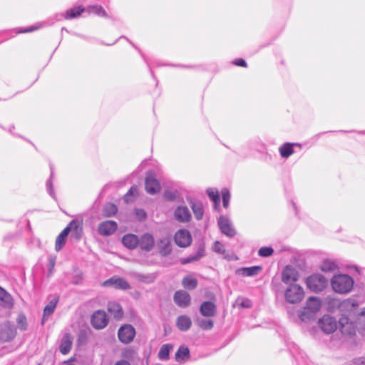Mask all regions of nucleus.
Listing matches in <instances>:
<instances>
[{"mask_svg": "<svg viewBox=\"0 0 365 365\" xmlns=\"http://www.w3.org/2000/svg\"><path fill=\"white\" fill-rule=\"evenodd\" d=\"M58 302V299H53L51 301L49 302V303L43 309V315L42 319V322L44 323V322L48 319L49 316H51L56 307Z\"/></svg>", "mask_w": 365, "mask_h": 365, "instance_id": "cd10ccee", "label": "nucleus"}, {"mask_svg": "<svg viewBox=\"0 0 365 365\" xmlns=\"http://www.w3.org/2000/svg\"><path fill=\"white\" fill-rule=\"evenodd\" d=\"M197 324L200 328L205 330H210L214 326V322L212 319H197Z\"/></svg>", "mask_w": 365, "mask_h": 365, "instance_id": "c9c22d12", "label": "nucleus"}, {"mask_svg": "<svg viewBox=\"0 0 365 365\" xmlns=\"http://www.w3.org/2000/svg\"><path fill=\"white\" fill-rule=\"evenodd\" d=\"M105 287H113L115 289L127 290L130 289V284L123 278L113 277L103 282Z\"/></svg>", "mask_w": 365, "mask_h": 365, "instance_id": "ddd939ff", "label": "nucleus"}, {"mask_svg": "<svg viewBox=\"0 0 365 365\" xmlns=\"http://www.w3.org/2000/svg\"><path fill=\"white\" fill-rule=\"evenodd\" d=\"M38 29V27H35V26H31L24 31H21V33H26V32H31V31H35Z\"/></svg>", "mask_w": 365, "mask_h": 365, "instance_id": "6e6d98bb", "label": "nucleus"}, {"mask_svg": "<svg viewBox=\"0 0 365 365\" xmlns=\"http://www.w3.org/2000/svg\"><path fill=\"white\" fill-rule=\"evenodd\" d=\"M108 310L115 319H120L123 314V309L118 303L115 302H109L108 304Z\"/></svg>", "mask_w": 365, "mask_h": 365, "instance_id": "bb28decb", "label": "nucleus"}, {"mask_svg": "<svg viewBox=\"0 0 365 365\" xmlns=\"http://www.w3.org/2000/svg\"><path fill=\"white\" fill-rule=\"evenodd\" d=\"M118 338L119 340L124 343L128 344L133 341L135 331V329L129 324L122 326L118 330Z\"/></svg>", "mask_w": 365, "mask_h": 365, "instance_id": "6e6552de", "label": "nucleus"}, {"mask_svg": "<svg viewBox=\"0 0 365 365\" xmlns=\"http://www.w3.org/2000/svg\"><path fill=\"white\" fill-rule=\"evenodd\" d=\"M72 339L70 334L66 333L63 335L60 345V351L63 354H66L71 351Z\"/></svg>", "mask_w": 365, "mask_h": 365, "instance_id": "b1692460", "label": "nucleus"}, {"mask_svg": "<svg viewBox=\"0 0 365 365\" xmlns=\"http://www.w3.org/2000/svg\"><path fill=\"white\" fill-rule=\"evenodd\" d=\"M174 301L179 307H186L190 303V296L184 290L177 291L174 295Z\"/></svg>", "mask_w": 365, "mask_h": 365, "instance_id": "6ab92c4d", "label": "nucleus"}, {"mask_svg": "<svg viewBox=\"0 0 365 365\" xmlns=\"http://www.w3.org/2000/svg\"><path fill=\"white\" fill-rule=\"evenodd\" d=\"M354 363L356 365H364V364H365V358L364 357L356 358L354 360Z\"/></svg>", "mask_w": 365, "mask_h": 365, "instance_id": "864d4df0", "label": "nucleus"}, {"mask_svg": "<svg viewBox=\"0 0 365 365\" xmlns=\"http://www.w3.org/2000/svg\"><path fill=\"white\" fill-rule=\"evenodd\" d=\"M174 240L177 245L180 247H187L192 242L191 235L187 230H178L175 235Z\"/></svg>", "mask_w": 365, "mask_h": 365, "instance_id": "1a4fd4ad", "label": "nucleus"}, {"mask_svg": "<svg viewBox=\"0 0 365 365\" xmlns=\"http://www.w3.org/2000/svg\"><path fill=\"white\" fill-rule=\"evenodd\" d=\"M299 274L296 269L291 266H286L282 273V280L285 284L297 282Z\"/></svg>", "mask_w": 365, "mask_h": 365, "instance_id": "4468645a", "label": "nucleus"}, {"mask_svg": "<svg viewBox=\"0 0 365 365\" xmlns=\"http://www.w3.org/2000/svg\"><path fill=\"white\" fill-rule=\"evenodd\" d=\"M117 207L113 203H107L103 210L104 217H109L114 215L117 212Z\"/></svg>", "mask_w": 365, "mask_h": 365, "instance_id": "f704fd0d", "label": "nucleus"}, {"mask_svg": "<svg viewBox=\"0 0 365 365\" xmlns=\"http://www.w3.org/2000/svg\"><path fill=\"white\" fill-rule=\"evenodd\" d=\"M182 286L187 289H194L197 285V280L190 276L185 277L182 281Z\"/></svg>", "mask_w": 365, "mask_h": 365, "instance_id": "2f4dec72", "label": "nucleus"}, {"mask_svg": "<svg viewBox=\"0 0 365 365\" xmlns=\"http://www.w3.org/2000/svg\"><path fill=\"white\" fill-rule=\"evenodd\" d=\"M115 365H130V364L125 360H121L116 362Z\"/></svg>", "mask_w": 365, "mask_h": 365, "instance_id": "4d7b16f0", "label": "nucleus"}, {"mask_svg": "<svg viewBox=\"0 0 365 365\" xmlns=\"http://www.w3.org/2000/svg\"><path fill=\"white\" fill-rule=\"evenodd\" d=\"M273 252L274 250L270 247H262L258 251V254L261 257H269L273 254Z\"/></svg>", "mask_w": 365, "mask_h": 365, "instance_id": "37998d69", "label": "nucleus"}, {"mask_svg": "<svg viewBox=\"0 0 365 365\" xmlns=\"http://www.w3.org/2000/svg\"><path fill=\"white\" fill-rule=\"evenodd\" d=\"M192 324L191 319L186 315H181L177 318L176 326L182 331L188 330Z\"/></svg>", "mask_w": 365, "mask_h": 365, "instance_id": "393cba45", "label": "nucleus"}, {"mask_svg": "<svg viewBox=\"0 0 365 365\" xmlns=\"http://www.w3.org/2000/svg\"><path fill=\"white\" fill-rule=\"evenodd\" d=\"M55 258H53V257H51L49 259V267H50V269L51 270L54 266H55Z\"/></svg>", "mask_w": 365, "mask_h": 365, "instance_id": "5fc2aeb1", "label": "nucleus"}, {"mask_svg": "<svg viewBox=\"0 0 365 365\" xmlns=\"http://www.w3.org/2000/svg\"><path fill=\"white\" fill-rule=\"evenodd\" d=\"M145 190L150 195L158 193L160 190V185L158 181L154 178L152 173H148L145 178Z\"/></svg>", "mask_w": 365, "mask_h": 365, "instance_id": "2eb2a0df", "label": "nucleus"}, {"mask_svg": "<svg viewBox=\"0 0 365 365\" xmlns=\"http://www.w3.org/2000/svg\"><path fill=\"white\" fill-rule=\"evenodd\" d=\"M172 349V346L170 344H164L161 346L159 353L158 357L161 360H165L168 358L169 353L170 349Z\"/></svg>", "mask_w": 365, "mask_h": 365, "instance_id": "e433bc0d", "label": "nucleus"}, {"mask_svg": "<svg viewBox=\"0 0 365 365\" xmlns=\"http://www.w3.org/2000/svg\"><path fill=\"white\" fill-rule=\"evenodd\" d=\"M138 279L145 282H152L154 281L155 277L153 275H138Z\"/></svg>", "mask_w": 365, "mask_h": 365, "instance_id": "8fccbe9b", "label": "nucleus"}, {"mask_svg": "<svg viewBox=\"0 0 365 365\" xmlns=\"http://www.w3.org/2000/svg\"><path fill=\"white\" fill-rule=\"evenodd\" d=\"M108 322V318L104 311H96L91 317V324L96 329H103L106 327Z\"/></svg>", "mask_w": 365, "mask_h": 365, "instance_id": "0eeeda50", "label": "nucleus"}, {"mask_svg": "<svg viewBox=\"0 0 365 365\" xmlns=\"http://www.w3.org/2000/svg\"><path fill=\"white\" fill-rule=\"evenodd\" d=\"M331 285L333 290L339 294H347L350 292L354 286V279L351 277L345 274L334 275L331 279Z\"/></svg>", "mask_w": 365, "mask_h": 365, "instance_id": "f03ea898", "label": "nucleus"}, {"mask_svg": "<svg viewBox=\"0 0 365 365\" xmlns=\"http://www.w3.org/2000/svg\"><path fill=\"white\" fill-rule=\"evenodd\" d=\"M46 187H47V190H48V191L49 194H50L51 196L54 197V192H53V188H52V182H51V180H48V181H47V182H46Z\"/></svg>", "mask_w": 365, "mask_h": 365, "instance_id": "3c124183", "label": "nucleus"}, {"mask_svg": "<svg viewBox=\"0 0 365 365\" xmlns=\"http://www.w3.org/2000/svg\"><path fill=\"white\" fill-rule=\"evenodd\" d=\"M118 228V224L113 220H106L99 224L98 232L103 236H108L113 234Z\"/></svg>", "mask_w": 365, "mask_h": 365, "instance_id": "f8f14e48", "label": "nucleus"}, {"mask_svg": "<svg viewBox=\"0 0 365 365\" xmlns=\"http://www.w3.org/2000/svg\"><path fill=\"white\" fill-rule=\"evenodd\" d=\"M295 144L286 143L283 144L279 148V152L283 158H287L294 153L293 146Z\"/></svg>", "mask_w": 365, "mask_h": 365, "instance_id": "c85d7f7f", "label": "nucleus"}, {"mask_svg": "<svg viewBox=\"0 0 365 365\" xmlns=\"http://www.w3.org/2000/svg\"><path fill=\"white\" fill-rule=\"evenodd\" d=\"M212 249L215 252L220 254H223L225 252L224 245L218 241L214 243Z\"/></svg>", "mask_w": 365, "mask_h": 365, "instance_id": "49530a36", "label": "nucleus"}, {"mask_svg": "<svg viewBox=\"0 0 365 365\" xmlns=\"http://www.w3.org/2000/svg\"><path fill=\"white\" fill-rule=\"evenodd\" d=\"M319 326L326 334L333 333L336 330L338 323L336 319L329 315H324L319 320Z\"/></svg>", "mask_w": 365, "mask_h": 365, "instance_id": "423d86ee", "label": "nucleus"}, {"mask_svg": "<svg viewBox=\"0 0 365 365\" xmlns=\"http://www.w3.org/2000/svg\"><path fill=\"white\" fill-rule=\"evenodd\" d=\"M200 312L203 317H211L215 316L217 308L213 302H204L200 305Z\"/></svg>", "mask_w": 365, "mask_h": 365, "instance_id": "aec40b11", "label": "nucleus"}, {"mask_svg": "<svg viewBox=\"0 0 365 365\" xmlns=\"http://www.w3.org/2000/svg\"><path fill=\"white\" fill-rule=\"evenodd\" d=\"M236 303L241 307L249 308L252 306V302L250 299L246 298H238Z\"/></svg>", "mask_w": 365, "mask_h": 365, "instance_id": "a18cd8bd", "label": "nucleus"}, {"mask_svg": "<svg viewBox=\"0 0 365 365\" xmlns=\"http://www.w3.org/2000/svg\"><path fill=\"white\" fill-rule=\"evenodd\" d=\"M339 308L343 313V317L339 321L341 331L346 335L354 334L356 326L354 321L365 323V308L359 309L358 303L352 299L341 302Z\"/></svg>", "mask_w": 365, "mask_h": 365, "instance_id": "f257e3e1", "label": "nucleus"}, {"mask_svg": "<svg viewBox=\"0 0 365 365\" xmlns=\"http://www.w3.org/2000/svg\"><path fill=\"white\" fill-rule=\"evenodd\" d=\"M192 209L196 219H202L203 216V210L202 205L200 202H194L192 205Z\"/></svg>", "mask_w": 365, "mask_h": 365, "instance_id": "4c0bfd02", "label": "nucleus"}, {"mask_svg": "<svg viewBox=\"0 0 365 365\" xmlns=\"http://www.w3.org/2000/svg\"><path fill=\"white\" fill-rule=\"evenodd\" d=\"M337 268L336 262L331 259H324L320 266L321 270L325 272H333Z\"/></svg>", "mask_w": 365, "mask_h": 365, "instance_id": "7c9ffc66", "label": "nucleus"}, {"mask_svg": "<svg viewBox=\"0 0 365 365\" xmlns=\"http://www.w3.org/2000/svg\"><path fill=\"white\" fill-rule=\"evenodd\" d=\"M322 307V302L319 298L310 297L307 299L304 311L301 312L299 317L304 321L310 318V314H314L319 311Z\"/></svg>", "mask_w": 365, "mask_h": 365, "instance_id": "20e7f679", "label": "nucleus"}, {"mask_svg": "<svg viewBox=\"0 0 365 365\" xmlns=\"http://www.w3.org/2000/svg\"><path fill=\"white\" fill-rule=\"evenodd\" d=\"M16 322L18 324L19 328L24 331L27 328V322L26 318L24 314H19L16 319Z\"/></svg>", "mask_w": 365, "mask_h": 365, "instance_id": "a19ab883", "label": "nucleus"}, {"mask_svg": "<svg viewBox=\"0 0 365 365\" xmlns=\"http://www.w3.org/2000/svg\"><path fill=\"white\" fill-rule=\"evenodd\" d=\"M81 223L77 220H73L60 233L61 235L67 237L70 232L75 233L77 238L81 237L82 229L80 227Z\"/></svg>", "mask_w": 365, "mask_h": 365, "instance_id": "f3484780", "label": "nucleus"}, {"mask_svg": "<svg viewBox=\"0 0 365 365\" xmlns=\"http://www.w3.org/2000/svg\"><path fill=\"white\" fill-rule=\"evenodd\" d=\"M154 245V237L150 234L145 233L138 239V245L143 250L150 251L153 248Z\"/></svg>", "mask_w": 365, "mask_h": 365, "instance_id": "a211bd4d", "label": "nucleus"}, {"mask_svg": "<svg viewBox=\"0 0 365 365\" xmlns=\"http://www.w3.org/2000/svg\"><path fill=\"white\" fill-rule=\"evenodd\" d=\"M222 202L224 207L227 208L229 205L230 199V194L228 190L223 189L222 190Z\"/></svg>", "mask_w": 365, "mask_h": 365, "instance_id": "c03bdc74", "label": "nucleus"}, {"mask_svg": "<svg viewBox=\"0 0 365 365\" xmlns=\"http://www.w3.org/2000/svg\"><path fill=\"white\" fill-rule=\"evenodd\" d=\"M84 11H85V9L81 6H78L76 8H72V9L67 10V11L65 14L64 17L66 19L76 18V17L79 16L82 14V12H83Z\"/></svg>", "mask_w": 365, "mask_h": 365, "instance_id": "473e14b6", "label": "nucleus"}, {"mask_svg": "<svg viewBox=\"0 0 365 365\" xmlns=\"http://www.w3.org/2000/svg\"><path fill=\"white\" fill-rule=\"evenodd\" d=\"M137 191H138V189L135 186H133L130 187V189L129 190V191L126 193V195H125V202H129L131 200L130 199V196L132 195H137Z\"/></svg>", "mask_w": 365, "mask_h": 365, "instance_id": "de8ad7c7", "label": "nucleus"}, {"mask_svg": "<svg viewBox=\"0 0 365 365\" xmlns=\"http://www.w3.org/2000/svg\"><path fill=\"white\" fill-rule=\"evenodd\" d=\"M174 217L180 222H187L191 219V215L187 206L180 205L174 211Z\"/></svg>", "mask_w": 365, "mask_h": 365, "instance_id": "dca6fc26", "label": "nucleus"}, {"mask_svg": "<svg viewBox=\"0 0 365 365\" xmlns=\"http://www.w3.org/2000/svg\"><path fill=\"white\" fill-rule=\"evenodd\" d=\"M189 356V349L185 346H180L175 354L177 361L183 360Z\"/></svg>", "mask_w": 365, "mask_h": 365, "instance_id": "58836bf2", "label": "nucleus"}, {"mask_svg": "<svg viewBox=\"0 0 365 365\" xmlns=\"http://www.w3.org/2000/svg\"><path fill=\"white\" fill-rule=\"evenodd\" d=\"M123 245L129 249H134L138 245V238L135 235L128 234L122 238Z\"/></svg>", "mask_w": 365, "mask_h": 365, "instance_id": "a878e982", "label": "nucleus"}, {"mask_svg": "<svg viewBox=\"0 0 365 365\" xmlns=\"http://www.w3.org/2000/svg\"><path fill=\"white\" fill-rule=\"evenodd\" d=\"M307 287L312 292L322 291L327 285V279L320 274H314L308 277L306 279Z\"/></svg>", "mask_w": 365, "mask_h": 365, "instance_id": "39448f33", "label": "nucleus"}, {"mask_svg": "<svg viewBox=\"0 0 365 365\" xmlns=\"http://www.w3.org/2000/svg\"><path fill=\"white\" fill-rule=\"evenodd\" d=\"M66 237L61 235L60 234L58 235L56 240V245H55V250L58 252L60 251L63 246L65 245L66 242Z\"/></svg>", "mask_w": 365, "mask_h": 365, "instance_id": "79ce46f5", "label": "nucleus"}, {"mask_svg": "<svg viewBox=\"0 0 365 365\" xmlns=\"http://www.w3.org/2000/svg\"><path fill=\"white\" fill-rule=\"evenodd\" d=\"M86 11H88V12L90 14H94L99 16H103V17L107 16V14H106V11L101 6H98V5L90 6L86 9Z\"/></svg>", "mask_w": 365, "mask_h": 365, "instance_id": "72a5a7b5", "label": "nucleus"}, {"mask_svg": "<svg viewBox=\"0 0 365 365\" xmlns=\"http://www.w3.org/2000/svg\"><path fill=\"white\" fill-rule=\"evenodd\" d=\"M262 269L261 266L242 267L236 270V274L243 277H253L259 274Z\"/></svg>", "mask_w": 365, "mask_h": 365, "instance_id": "412c9836", "label": "nucleus"}, {"mask_svg": "<svg viewBox=\"0 0 365 365\" xmlns=\"http://www.w3.org/2000/svg\"><path fill=\"white\" fill-rule=\"evenodd\" d=\"M135 214L139 220H144L146 218V212L142 209H136Z\"/></svg>", "mask_w": 365, "mask_h": 365, "instance_id": "09e8293b", "label": "nucleus"}, {"mask_svg": "<svg viewBox=\"0 0 365 365\" xmlns=\"http://www.w3.org/2000/svg\"><path fill=\"white\" fill-rule=\"evenodd\" d=\"M158 247L162 255L167 256L170 254L172 247L170 237H165L160 239L158 242Z\"/></svg>", "mask_w": 365, "mask_h": 365, "instance_id": "4be33fe9", "label": "nucleus"}, {"mask_svg": "<svg viewBox=\"0 0 365 365\" xmlns=\"http://www.w3.org/2000/svg\"><path fill=\"white\" fill-rule=\"evenodd\" d=\"M234 63L235 65H237V66H242V67H246L247 66V63L242 58H238V59L235 60Z\"/></svg>", "mask_w": 365, "mask_h": 365, "instance_id": "603ef678", "label": "nucleus"}, {"mask_svg": "<svg viewBox=\"0 0 365 365\" xmlns=\"http://www.w3.org/2000/svg\"><path fill=\"white\" fill-rule=\"evenodd\" d=\"M207 193L209 197L214 202L215 205L219 204L220 196L219 192L216 189L209 188L207 190Z\"/></svg>", "mask_w": 365, "mask_h": 365, "instance_id": "ea45409f", "label": "nucleus"}, {"mask_svg": "<svg viewBox=\"0 0 365 365\" xmlns=\"http://www.w3.org/2000/svg\"><path fill=\"white\" fill-rule=\"evenodd\" d=\"M16 329L14 325L6 322L0 327V340L8 341L13 339L16 336Z\"/></svg>", "mask_w": 365, "mask_h": 365, "instance_id": "9b49d317", "label": "nucleus"}, {"mask_svg": "<svg viewBox=\"0 0 365 365\" xmlns=\"http://www.w3.org/2000/svg\"><path fill=\"white\" fill-rule=\"evenodd\" d=\"M12 297L4 289L0 287V305L5 308H11L13 307Z\"/></svg>", "mask_w": 365, "mask_h": 365, "instance_id": "5701e85b", "label": "nucleus"}, {"mask_svg": "<svg viewBox=\"0 0 365 365\" xmlns=\"http://www.w3.org/2000/svg\"><path fill=\"white\" fill-rule=\"evenodd\" d=\"M304 297L303 288L296 284H291L285 291L284 297L287 302L297 304L300 302Z\"/></svg>", "mask_w": 365, "mask_h": 365, "instance_id": "7ed1b4c3", "label": "nucleus"}, {"mask_svg": "<svg viewBox=\"0 0 365 365\" xmlns=\"http://www.w3.org/2000/svg\"><path fill=\"white\" fill-rule=\"evenodd\" d=\"M218 225L221 232L229 237L236 235V231L230 219L225 216H220L218 220Z\"/></svg>", "mask_w": 365, "mask_h": 365, "instance_id": "9d476101", "label": "nucleus"}, {"mask_svg": "<svg viewBox=\"0 0 365 365\" xmlns=\"http://www.w3.org/2000/svg\"><path fill=\"white\" fill-rule=\"evenodd\" d=\"M204 256V248L200 247L197 251L196 254L192 255L190 257L182 258L180 259V262L182 264H186L188 263H191L195 261L199 260L202 257Z\"/></svg>", "mask_w": 365, "mask_h": 365, "instance_id": "c756f323", "label": "nucleus"}]
</instances>
